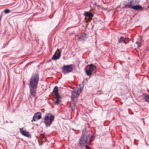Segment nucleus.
I'll return each instance as SVG.
<instances>
[{
	"label": "nucleus",
	"instance_id": "1",
	"mask_svg": "<svg viewBox=\"0 0 149 149\" xmlns=\"http://www.w3.org/2000/svg\"><path fill=\"white\" fill-rule=\"evenodd\" d=\"M127 1L124 2V8H132L136 10H142L143 9L141 6L137 5L139 3V2L136 0H128Z\"/></svg>",
	"mask_w": 149,
	"mask_h": 149
},
{
	"label": "nucleus",
	"instance_id": "2",
	"mask_svg": "<svg viewBox=\"0 0 149 149\" xmlns=\"http://www.w3.org/2000/svg\"><path fill=\"white\" fill-rule=\"evenodd\" d=\"M93 140L89 134H85L82 135L79 140V144L82 146H87V144H90Z\"/></svg>",
	"mask_w": 149,
	"mask_h": 149
},
{
	"label": "nucleus",
	"instance_id": "3",
	"mask_svg": "<svg viewBox=\"0 0 149 149\" xmlns=\"http://www.w3.org/2000/svg\"><path fill=\"white\" fill-rule=\"evenodd\" d=\"M39 80V75L38 73L34 74L29 81V87H37Z\"/></svg>",
	"mask_w": 149,
	"mask_h": 149
},
{
	"label": "nucleus",
	"instance_id": "4",
	"mask_svg": "<svg viewBox=\"0 0 149 149\" xmlns=\"http://www.w3.org/2000/svg\"><path fill=\"white\" fill-rule=\"evenodd\" d=\"M54 116L51 113L45 114L44 118V122L47 127L49 126L54 120Z\"/></svg>",
	"mask_w": 149,
	"mask_h": 149
},
{
	"label": "nucleus",
	"instance_id": "5",
	"mask_svg": "<svg viewBox=\"0 0 149 149\" xmlns=\"http://www.w3.org/2000/svg\"><path fill=\"white\" fill-rule=\"evenodd\" d=\"M29 98L31 99H34L36 100L37 98L36 97V91L37 87H29Z\"/></svg>",
	"mask_w": 149,
	"mask_h": 149
},
{
	"label": "nucleus",
	"instance_id": "6",
	"mask_svg": "<svg viewBox=\"0 0 149 149\" xmlns=\"http://www.w3.org/2000/svg\"><path fill=\"white\" fill-rule=\"evenodd\" d=\"M58 87L55 86L53 91V92L54 94L56 99V101L55 102V104L56 105H58L61 102V100H60L61 97L58 94Z\"/></svg>",
	"mask_w": 149,
	"mask_h": 149
},
{
	"label": "nucleus",
	"instance_id": "7",
	"mask_svg": "<svg viewBox=\"0 0 149 149\" xmlns=\"http://www.w3.org/2000/svg\"><path fill=\"white\" fill-rule=\"evenodd\" d=\"M82 90V89L81 88L73 89L71 93V98L73 99L75 97L78 96L81 92Z\"/></svg>",
	"mask_w": 149,
	"mask_h": 149
},
{
	"label": "nucleus",
	"instance_id": "8",
	"mask_svg": "<svg viewBox=\"0 0 149 149\" xmlns=\"http://www.w3.org/2000/svg\"><path fill=\"white\" fill-rule=\"evenodd\" d=\"M72 66V65H64L62 67L63 72L64 74H66L72 72L73 70Z\"/></svg>",
	"mask_w": 149,
	"mask_h": 149
},
{
	"label": "nucleus",
	"instance_id": "9",
	"mask_svg": "<svg viewBox=\"0 0 149 149\" xmlns=\"http://www.w3.org/2000/svg\"><path fill=\"white\" fill-rule=\"evenodd\" d=\"M96 68L95 66L92 64H91L88 70H86V74L88 76L91 75L92 74V72Z\"/></svg>",
	"mask_w": 149,
	"mask_h": 149
},
{
	"label": "nucleus",
	"instance_id": "10",
	"mask_svg": "<svg viewBox=\"0 0 149 149\" xmlns=\"http://www.w3.org/2000/svg\"><path fill=\"white\" fill-rule=\"evenodd\" d=\"M41 118V113L39 112L36 113L34 115L33 120L34 121H36Z\"/></svg>",
	"mask_w": 149,
	"mask_h": 149
},
{
	"label": "nucleus",
	"instance_id": "11",
	"mask_svg": "<svg viewBox=\"0 0 149 149\" xmlns=\"http://www.w3.org/2000/svg\"><path fill=\"white\" fill-rule=\"evenodd\" d=\"M61 56V52L58 53L57 52H56L52 58V59L53 60H56L59 59Z\"/></svg>",
	"mask_w": 149,
	"mask_h": 149
},
{
	"label": "nucleus",
	"instance_id": "12",
	"mask_svg": "<svg viewBox=\"0 0 149 149\" xmlns=\"http://www.w3.org/2000/svg\"><path fill=\"white\" fill-rule=\"evenodd\" d=\"M20 132L21 134L23 136L29 137V136L30 134L28 132L25 130H21V129H20Z\"/></svg>",
	"mask_w": 149,
	"mask_h": 149
},
{
	"label": "nucleus",
	"instance_id": "13",
	"mask_svg": "<svg viewBox=\"0 0 149 149\" xmlns=\"http://www.w3.org/2000/svg\"><path fill=\"white\" fill-rule=\"evenodd\" d=\"M122 42H123V43H125V44H127V43L125 40V39L123 36H121L120 37L119 39H118V43L117 44L121 43Z\"/></svg>",
	"mask_w": 149,
	"mask_h": 149
},
{
	"label": "nucleus",
	"instance_id": "14",
	"mask_svg": "<svg viewBox=\"0 0 149 149\" xmlns=\"http://www.w3.org/2000/svg\"><path fill=\"white\" fill-rule=\"evenodd\" d=\"M87 38V36L86 34L85 33H83L81 34L79 39H80L81 41H83L84 40L85 38Z\"/></svg>",
	"mask_w": 149,
	"mask_h": 149
},
{
	"label": "nucleus",
	"instance_id": "15",
	"mask_svg": "<svg viewBox=\"0 0 149 149\" xmlns=\"http://www.w3.org/2000/svg\"><path fill=\"white\" fill-rule=\"evenodd\" d=\"M84 15L86 17H88L90 18H92L93 16V15L91 13H89L88 12H85Z\"/></svg>",
	"mask_w": 149,
	"mask_h": 149
},
{
	"label": "nucleus",
	"instance_id": "16",
	"mask_svg": "<svg viewBox=\"0 0 149 149\" xmlns=\"http://www.w3.org/2000/svg\"><path fill=\"white\" fill-rule=\"evenodd\" d=\"M144 99L146 102L149 103V95H146Z\"/></svg>",
	"mask_w": 149,
	"mask_h": 149
},
{
	"label": "nucleus",
	"instance_id": "17",
	"mask_svg": "<svg viewBox=\"0 0 149 149\" xmlns=\"http://www.w3.org/2000/svg\"><path fill=\"white\" fill-rule=\"evenodd\" d=\"M4 12L6 14H8L10 13V10L8 9H6L5 10Z\"/></svg>",
	"mask_w": 149,
	"mask_h": 149
},
{
	"label": "nucleus",
	"instance_id": "18",
	"mask_svg": "<svg viewBox=\"0 0 149 149\" xmlns=\"http://www.w3.org/2000/svg\"><path fill=\"white\" fill-rule=\"evenodd\" d=\"M40 136L41 138H45V135L43 134H40Z\"/></svg>",
	"mask_w": 149,
	"mask_h": 149
},
{
	"label": "nucleus",
	"instance_id": "19",
	"mask_svg": "<svg viewBox=\"0 0 149 149\" xmlns=\"http://www.w3.org/2000/svg\"><path fill=\"white\" fill-rule=\"evenodd\" d=\"M86 149H91V148L88 146H86Z\"/></svg>",
	"mask_w": 149,
	"mask_h": 149
},
{
	"label": "nucleus",
	"instance_id": "20",
	"mask_svg": "<svg viewBox=\"0 0 149 149\" xmlns=\"http://www.w3.org/2000/svg\"><path fill=\"white\" fill-rule=\"evenodd\" d=\"M136 44L137 45H139H139H140L141 43L140 42H139L136 41Z\"/></svg>",
	"mask_w": 149,
	"mask_h": 149
},
{
	"label": "nucleus",
	"instance_id": "21",
	"mask_svg": "<svg viewBox=\"0 0 149 149\" xmlns=\"http://www.w3.org/2000/svg\"><path fill=\"white\" fill-rule=\"evenodd\" d=\"M57 51H58V49L57 50Z\"/></svg>",
	"mask_w": 149,
	"mask_h": 149
}]
</instances>
